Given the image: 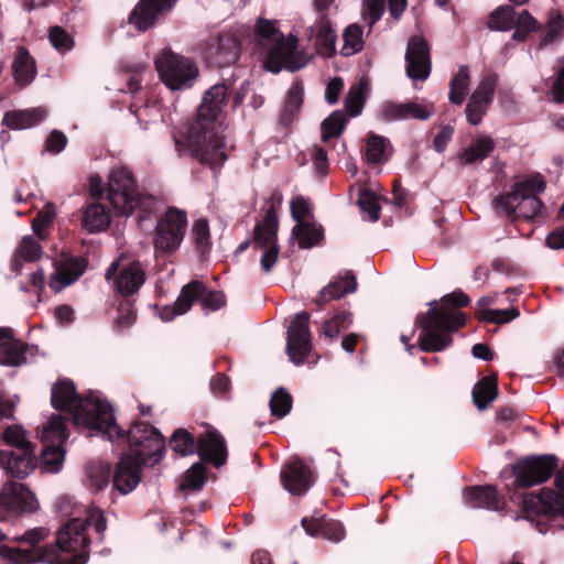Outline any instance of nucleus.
<instances>
[{
    "label": "nucleus",
    "instance_id": "nucleus-1",
    "mask_svg": "<svg viewBox=\"0 0 564 564\" xmlns=\"http://www.w3.org/2000/svg\"><path fill=\"white\" fill-rule=\"evenodd\" d=\"M227 87L224 84L209 88L198 108L196 120L188 127L185 143L175 138L180 155L188 152L202 164L216 169L227 159V147L220 135V117L227 106Z\"/></svg>",
    "mask_w": 564,
    "mask_h": 564
},
{
    "label": "nucleus",
    "instance_id": "nucleus-2",
    "mask_svg": "<svg viewBox=\"0 0 564 564\" xmlns=\"http://www.w3.org/2000/svg\"><path fill=\"white\" fill-rule=\"evenodd\" d=\"M52 405L72 415L75 425L85 426L112 441L121 436L111 405L95 398L82 399L70 380H61L52 388Z\"/></svg>",
    "mask_w": 564,
    "mask_h": 564
},
{
    "label": "nucleus",
    "instance_id": "nucleus-3",
    "mask_svg": "<svg viewBox=\"0 0 564 564\" xmlns=\"http://www.w3.org/2000/svg\"><path fill=\"white\" fill-rule=\"evenodd\" d=\"M469 297L462 291H455L442 297L441 305L432 301L426 313L419 314L416 323L422 329L419 345L423 351H441L452 344L451 333L465 324L464 313L457 311L469 304Z\"/></svg>",
    "mask_w": 564,
    "mask_h": 564
},
{
    "label": "nucleus",
    "instance_id": "nucleus-4",
    "mask_svg": "<svg viewBox=\"0 0 564 564\" xmlns=\"http://www.w3.org/2000/svg\"><path fill=\"white\" fill-rule=\"evenodd\" d=\"M254 36L257 43L268 51L264 67L269 72L279 73L282 68L295 72L310 61L307 54L296 50L297 37L292 34L284 36L278 29L276 21L259 18Z\"/></svg>",
    "mask_w": 564,
    "mask_h": 564
},
{
    "label": "nucleus",
    "instance_id": "nucleus-5",
    "mask_svg": "<svg viewBox=\"0 0 564 564\" xmlns=\"http://www.w3.org/2000/svg\"><path fill=\"white\" fill-rule=\"evenodd\" d=\"M50 535V529L46 527H37L25 531L23 534L15 536L13 541L28 544L26 547H11L8 545L0 546V556L13 564H34L37 562H47L48 564H67L65 558L57 555L55 545H46L40 547L39 544L45 541ZM68 564H85L84 555L77 556Z\"/></svg>",
    "mask_w": 564,
    "mask_h": 564
},
{
    "label": "nucleus",
    "instance_id": "nucleus-6",
    "mask_svg": "<svg viewBox=\"0 0 564 564\" xmlns=\"http://www.w3.org/2000/svg\"><path fill=\"white\" fill-rule=\"evenodd\" d=\"M86 525H94L98 534H104L107 528L106 518L99 508H89L85 519L74 518L59 530L55 546L57 555L65 558L67 564L80 555H84L85 563L87 562L89 538Z\"/></svg>",
    "mask_w": 564,
    "mask_h": 564
},
{
    "label": "nucleus",
    "instance_id": "nucleus-7",
    "mask_svg": "<svg viewBox=\"0 0 564 564\" xmlns=\"http://www.w3.org/2000/svg\"><path fill=\"white\" fill-rule=\"evenodd\" d=\"M544 189L545 182L535 175L517 182L511 193L499 195L495 203L510 217L533 218L541 214L543 205L538 194Z\"/></svg>",
    "mask_w": 564,
    "mask_h": 564
},
{
    "label": "nucleus",
    "instance_id": "nucleus-8",
    "mask_svg": "<svg viewBox=\"0 0 564 564\" xmlns=\"http://www.w3.org/2000/svg\"><path fill=\"white\" fill-rule=\"evenodd\" d=\"M107 199L119 216H129L138 207L149 208L153 202L140 193L132 173L123 166L110 171Z\"/></svg>",
    "mask_w": 564,
    "mask_h": 564
},
{
    "label": "nucleus",
    "instance_id": "nucleus-9",
    "mask_svg": "<svg viewBox=\"0 0 564 564\" xmlns=\"http://www.w3.org/2000/svg\"><path fill=\"white\" fill-rule=\"evenodd\" d=\"M160 79L171 90H184L193 86L199 70L187 57L164 48L154 59Z\"/></svg>",
    "mask_w": 564,
    "mask_h": 564
},
{
    "label": "nucleus",
    "instance_id": "nucleus-10",
    "mask_svg": "<svg viewBox=\"0 0 564 564\" xmlns=\"http://www.w3.org/2000/svg\"><path fill=\"white\" fill-rule=\"evenodd\" d=\"M187 215L184 210L171 207L158 220L153 235V246L156 257L175 252L185 236Z\"/></svg>",
    "mask_w": 564,
    "mask_h": 564
},
{
    "label": "nucleus",
    "instance_id": "nucleus-11",
    "mask_svg": "<svg viewBox=\"0 0 564 564\" xmlns=\"http://www.w3.org/2000/svg\"><path fill=\"white\" fill-rule=\"evenodd\" d=\"M130 453L145 464L153 458L158 463L164 452V440L161 433L147 423H137L128 432Z\"/></svg>",
    "mask_w": 564,
    "mask_h": 564
},
{
    "label": "nucleus",
    "instance_id": "nucleus-12",
    "mask_svg": "<svg viewBox=\"0 0 564 564\" xmlns=\"http://www.w3.org/2000/svg\"><path fill=\"white\" fill-rule=\"evenodd\" d=\"M557 465L554 455L530 456L512 466L517 488H529L551 478Z\"/></svg>",
    "mask_w": 564,
    "mask_h": 564
},
{
    "label": "nucleus",
    "instance_id": "nucleus-13",
    "mask_svg": "<svg viewBox=\"0 0 564 564\" xmlns=\"http://www.w3.org/2000/svg\"><path fill=\"white\" fill-rule=\"evenodd\" d=\"M279 219L276 210L271 206L263 219L254 228V243L263 249L261 268L269 273L278 261L280 248L278 246Z\"/></svg>",
    "mask_w": 564,
    "mask_h": 564
},
{
    "label": "nucleus",
    "instance_id": "nucleus-14",
    "mask_svg": "<svg viewBox=\"0 0 564 564\" xmlns=\"http://www.w3.org/2000/svg\"><path fill=\"white\" fill-rule=\"evenodd\" d=\"M106 279L123 295L137 293L145 282V271L139 261H113L106 271Z\"/></svg>",
    "mask_w": 564,
    "mask_h": 564
},
{
    "label": "nucleus",
    "instance_id": "nucleus-15",
    "mask_svg": "<svg viewBox=\"0 0 564 564\" xmlns=\"http://www.w3.org/2000/svg\"><path fill=\"white\" fill-rule=\"evenodd\" d=\"M310 315L300 312L294 315L288 329L286 352L292 362L300 365L312 349V335L308 327Z\"/></svg>",
    "mask_w": 564,
    "mask_h": 564
},
{
    "label": "nucleus",
    "instance_id": "nucleus-16",
    "mask_svg": "<svg viewBox=\"0 0 564 564\" xmlns=\"http://www.w3.org/2000/svg\"><path fill=\"white\" fill-rule=\"evenodd\" d=\"M406 74L414 80H425L431 73L430 48L425 39L412 37L405 52Z\"/></svg>",
    "mask_w": 564,
    "mask_h": 564
},
{
    "label": "nucleus",
    "instance_id": "nucleus-17",
    "mask_svg": "<svg viewBox=\"0 0 564 564\" xmlns=\"http://www.w3.org/2000/svg\"><path fill=\"white\" fill-rule=\"evenodd\" d=\"M306 39L313 44L316 54L332 57L336 53L337 34L325 13L306 28Z\"/></svg>",
    "mask_w": 564,
    "mask_h": 564
},
{
    "label": "nucleus",
    "instance_id": "nucleus-18",
    "mask_svg": "<svg viewBox=\"0 0 564 564\" xmlns=\"http://www.w3.org/2000/svg\"><path fill=\"white\" fill-rule=\"evenodd\" d=\"M0 509L13 513L32 512L37 509V501L22 484L10 481L1 488Z\"/></svg>",
    "mask_w": 564,
    "mask_h": 564
},
{
    "label": "nucleus",
    "instance_id": "nucleus-19",
    "mask_svg": "<svg viewBox=\"0 0 564 564\" xmlns=\"http://www.w3.org/2000/svg\"><path fill=\"white\" fill-rule=\"evenodd\" d=\"M434 113L433 105L427 101H388L381 106L380 116L386 121L427 120Z\"/></svg>",
    "mask_w": 564,
    "mask_h": 564
},
{
    "label": "nucleus",
    "instance_id": "nucleus-20",
    "mask_svg": "<svg viewBox=\"0 0 564 564\" xmlns=\"http://www.w3.org/2000/svg\"><path fill=\"white\" fill-rule=\"evenodd\" d=\"M177 0H140L129 17V22L139 31L151 28L159 15L169 12Z\"/></svg>",
    "mask_w": 564,
    "mask_h": 564
},
{
    "label": "nucleus",
    "instance_id": "nucleus-21",
    "mask_svg": "<svg viewBox=\"0 0 564 564\" xmlns=\"http://www.w3.org/2000/svg\"><path fill=\"white\" fill-rule=\"evenodd\" d=\"M523 509L545 516H564V495L543 488L538 495L529 494L523 498Z\"/></svg>",
    "mask_w": 564,
    "mask_h": 564
},
{
    "label": "nucleus",
    "instance_id": "nucleus-22",
    "mask_svg": "<svg viewBox=\"0 0 564 564\" xmlns=\"http://www.w3.org/2000/svg\"><path fill=\"white\" fill-rule=\"evenodd\" d=\"M142 462L131 454H123L116 465L113 473V487L121 494L131 492L140 482Z\"/></svg>",
    "mask_w": 564,
    "mask_h": 564
},
{
    "label": "nucleus",
    "instance_id": "nucleus-23",
    "mask_svg": "<svg viewBox=\"0 0 564 564\" xmlns=\"http://www.w3.org/2000/svg\"><path fill=\"white\" fill-rule=\"evenodd\" d=\"M198 455L219 467L227 460V448L224 437L216 430H207L197 437Z\"/></svg>",
    "mask_w": 564,
    "mask_h": 564
},
{
    "label": "nucleus",
    "instance_id": "nucleus-24",
    "mask_svg": "<svg viewBox=\"0 0 564 564\" xmlns=\"http://www.w3.org/2000/svg\"><path fill=\"white\" fill-rule=\"evenodd\" d=\"M35 465L34 449L0 452V466L12 477L24 478L29 476Z\"/></svg>",
    "mask_w": 564,
    "mask_h": 564
},
{
    "label": "nucleus",
    "instance_id": "nucleus-25",
    "mask_svg": "<svg viewBox=\"0 0 564 564\" xmlns=\"http://www.w3.org/2000/svg\"><path fill=\"white\" fill-rule=\"evenodd\" d=\"M463 498L465 503L474 509L484 508L500 511L506 505L503 498L498 495L496 487L490 485L467 488L463 492Z\"/></svg>",
    "mask_w": 564,
    "mask_h": 564
},
{
    "label": "nucleus",
    "instance_id": "nucleus-26",
    "mask_svg": "<svg viewBox=\"0 0 564 564\" xmlns=\"http://www.w3.org/2000/svg\"><path fill=\"white\" fill-rule=\"evenodd\" d=\"M301 523L306 533L312 536L321 535L327 540L339 542L345 535L344 527L339 521L327 519L319 513H314L311 518H303Z\"/></svg>",
    "mask_w": 564,
    "mask_h": 564
},
{
    "label": "nucleus",
    "instance_id": "nucleus-27",
    "mask_svg": "<svg viewBox=\"0 0 564 564\" xmlns=\"http://www.w3.org/2000/svg\"><path fill=\"white\" fill-rule=\"evenodd\" d=\"M284 488L292 495H303L312 485V475L303 462L296 460L281 471Z\"/></svg>",
    "mask_w": 564,
    "mask_h": 564
},
{
    "label": "nucleus",
    "instance_id": "nucleus-28",
    "mask_svg": "<svg viewBox=\"0 0 564 564\" xmlns=\"http://www.w3.org/2000/svg\"><path fill=\"white\" fill-rule=\"evenodd\" d=\"M84 264L78 259H64L57 262L56 271L50 278L48 285L55 292H61L84 273Z\"/></svg>",
    "mask_w": 564,
    "mask_h": 564
},
{
    "label": "nucleus",
    "instance_id": "nucleus-29",
    "mask_svg": "<svg viewBox=\"0 0 564 564\" xmlns=\"http://www.w3.org/2000/svg\"><path fill=\"white\" fill-rule=\"evenodd\" d=\"M205 286L202 282L193 281L183 286L181 294L172 307H166L163 313V318L166 321L172 319L176 315L185 314L192 307V304L203 295Z\"/></svg>",
    "mask_w": 564,
    "mask_h": 564
},
{
    "label": "nucleus",
    "instance_id": "nucleus-30",
    "mask_svg": "<svg viewBox=\"0 0 564 564\" xmlns=\"http://www.w3.org/2000/svg\"><path fill=\"white\" fill-rule=\"evenodd\" d=\"M357 289V281L354 274L346 273L345 276H339L330 281L319 292L316 302L324 305L327 302L339 300L348 293H354Z\"/></svg>",
    "mask_w": 564,
    "mask_h": 564
},
{
    "label": "nucleus",
    "instance_id": "nucleus-31",
    "mask_svg": "<svg viewBox=\"0 0 564 564\" xmlns=\"http://www.w3.org/2000/svg\"><path fill=\"white\" fill-rule=\"evenodd\" d=\"M45 116L46 110L43 108L12 110L4 113L2 123L14 130L29 129L41 122Z\"/></svg>",
    "mask_w": 564,
    "mask_h": 564
},
{
    "label": "nucleus",
    "instance_id": "nucleus-32",
    "mask_svg": "<svg viewBox=\"0 0 564 564\" xmlns=\"http://www.w3.org/2000/svg\"><path fill=\"white\" fill-rule=\"evenodd\" d=\"M495 147L496 142L491 137H478L459 154L458 159L464 165L474 164L488 158Z\"/></svg>",
    "mask_w": 564,
    "mask_h": 564
},
{
    "label": "nucleus",
    "instance_id": "nucleus-33",
    "mask_svg": "<svg viewBox=\"0 0 564 564\" xmlns=\"http://www.w3.org/2000/svg\"><path fill=\"white\" fill-rule=\"evenodd\" d=\"M25 345L13 337L10 328V337L0 343V365L18 367L25 364Z\"/></svg>",
    "mask_w": 564,
    "mask_h": 564
},
{
    "label": "nucleus",
    "instance_id": "nucleus-34",
    "mask_svg": "<svg viewBox=\"0 0 564 564\" xmlns=\"http://www.w3.org/2000/svg\"><path fill=\"white\" fill-rule=\"evenodd\" d=\"M12 68L14 79L21 86H26L30 84L36 73L35 63L24 47L18 48Z\"/></svg>",
    "mask_w": 564,
    "mask_h": 564
},
{
    "label": "nucleus",
    "instance_id": "nucleus-35",
    "mask_svg": "<svg viewBox=\"0 0 564 564\" xmlns=\"http://www.w3.org/2000/svg\"><path fill=\"white\" fill-rule=\"evenodd\" d=\"M471 394L476 408L480 411L486 410L498 395L497 379L484 377L474 386Z\"/></svg>",
    "mask_w": 564,
    "mask_h": 564
},
{
    "label": "nucleus",
    "instance_id": "nucleus-36",
    "mask_svg": "<svg viewBox=\"0 0 564 564\" xmlns=\"http://www.w3.org/2000/svg\"><path fill=\"white\" fill-rule=\"evenodd\" d=\"M43 253L42 246L40 243V239L33 236H24L19 246L15 249L13 267L15 271L20 270V262L28 261L34 262L37 261Z\"/></svg>",
    "mask_w": 564,
    "mask_h": 564
},
{
    "label": "nucleus",
    "instance_id": "nucleus-37",
    "mask_svg": "<svg viewBox=\"0 0 564 564\" xmlns=\"http://www.w3.org/2000/svg\"><path fill=\"white\" fill-rule=\"evenodd\" d=\"M213 48L215 50L214 55L221 66L230 65L238 59L239 45L237 40L230 34L219 35Z\"/></svg>",
    "mask_w": 564,
    "mask_h": 564
},
{
    "label": "nucleus",
    "instance_id": "nucleus-38",
    "mask_svg": "<svg viewBox=\"0 0 564 564\" xmlns=\"http://www.w3.org/2000/svg\"><path fill=\"white\" fill-rule=\"evenodd\" d=\"M111 221L110 212L102 204L95 203L85 212L83 225L89 232L105 230Z\"/></svg>",
    "mask_w": 564,
    "mask_h": 564
},
{
    "label": "nucleus",
    "instance_id": "nucleus-39",
    "mask_svg": "<svg viewBox=\"0 0 564 564\" xmlns=\"http://www.w3.org/2000/svg\"><path fill=\"white\" fill-rule=\"evenodd\" d=\"M67 432L61 415L53 414L47 423L42 427L41 441L43 445L62 446L67 438Z\"/></svg>",
    "mask_w": 564,
    "mask_h": 564
},
{
    "label": "nucleus",
    "instance_id": "nucleus-40",
    "mask_svg": "<svg viewBox=\"0 0 564 564\" xmlns=\"http://www.w3.org/2000/svg\"><path fill=\"white\" fill-rule=\"evenodd\" d=\"M292 237L299 239V246L307 249L316 246L323 238L321 226L311 223L296 224L292 229Z\"/></svg>",
    "mask_w": 564,
    "mask_h": 564
},
{
    "label": "nucleus",
    "instance_id": "nucleus-41",
    "mask_svg": "<svg viewBox=\"0 0 564 564\" xmlns=\"http://www.w3.org/2000/svg\"><path fill=\"white\" fill-rule=\"evenodd\" d=\"M470 74L467 66H460L458 73L451 80L449 101L455 105L463 104L469 91Z\"/></svg>",
    "mask_w": 564,
    "mask_h": 564
},
{
    "label": "nucleus",
    "instance_id": "nucleus-42",
    "mask_svg": "<svg viewBox=\"0 0 564 564\" xmlns=\"http://www.w3.org/2000/svg\"><path fill=\"white\" fill-rule=\"evenodd\" d=\"M347 119L344 112L337 110L323 120L321 124V139L327 142L332 138H339L346 127Z\"/></svg>",
    "mask_w": 564,
    "mask_h": 564
},
{
    "label": "nucleus",
    "instance_id": "nucleus-43",
    "mask_svg": "<svg viewBox=\"0 0 564 564\" xmlns=\"http://www.w3.org/2000/svg\"><path fill=\"white\" fill-rule=\"evenodd\" d=\"M367 83L362 79L350 86L345 99V108L351 117L359 116L364 108Z\"/></svg>",
    "mask_w": 564,
    "mask_h": 564
},
{
    "label": "nucleus",
    "instance_id": "nucleus-44",
    "mask_svg": "<svg viewBox=\"0 0 564 564\" xmlns=\"http://www.w3.org/2000/svg\"><path fill=\"white\" fill-rule=\"evenodd\" d=\"M516 11L510 6L498 7L488 19V28L507 31L513 28Z\"/></svg>",
    "mask_w": 564,
    "mask_h": 564
},
{
    "label": "nucleus",
    "instance_id": "nucleus-45",
    "mask_svg": "<svg viewBox=\"0 0 564 564\" xmlns=\"http://www.w3.org/2000/svg\"><path fill=\"white\" fill-rule=\"evenodd\" d=\"M344 45L340 50L341 55L350 56L364 47L362 30L360 26L352 24L349 25L344 32Z\"/></svg>",
    "mask_w": 564,
    "mask_h": 564
},
{
    "label": "nucleus",
    "instance_id": "nucleus-46",
    "mask_svg": "<svg viewBox=\"0 0 564 564\" xmlns=\"http://www.w3.org/2000/svg\"><path fill=\"white\" fill-rule=\"evenodd\" d=\"M65 453L62 446L43 445L41 453V463L46 471L56 473L61 469L64 462Z\"/></svg>",
    "mask_w": 564,
    "mask_h": 564
},
{
    "label": "nucleus",
    "instance_id": "nucleus-47",
    "mask_svg": "<svg viewBox=\"0 0 564 564\" xmlns=\"http://www.w3.org/2000/svg\"><path fill=\"white\" fill-rule=\"evenodd\" d=\"M292 403L291 394L284 388H279L270 399L271 414L279 419L286 416L292 409Z\"/></svg>",
    "mask_w": 564,
    "mask_h": 564
},
{
    "label": "nucleus",
    "instance_id": "nucleus-48",
    "mask_svg": "<svg viewBox=\"0 0 564 564\" xmlns=\"http://www.w3.org/2000/svg\"><path fill=\"white\" fill-rule=\"evenodd\" d=\"M2 440L8 446L14 447L15 451L33 449L21 425L7 427L2 433Z\"/></svg>",
    "mask_w": 564,
    "mask_h": 564
},
{
    "label": "nucleus",
    "instance_id": "nucleus-49",
    "mask_svg": "<svg viewBox=\"0 0 564 564\" xmlns=\"http://www.w3.org/2000/svg\"><path fill=\"white\" fill-rule=\"evenodd\" d=\"M55 218V207L52 203L45 204L44 208L37 213L36 217L32 220V229L40 240H45L47 237L46 228L53 223Z\"/></svg>",
    "mask_w": 564,
    "mask_h": 564
},
{
    "label": "nucleus",
    "instance_id": "nucleus-50",
    "mask_svg": "<svg viewBox=\"0 0 564 564\" xmlns=\"http://www.w3.org/2000/svg\"><path fill=\"white\" fill-rule=\"evenodd\" d=\"M206 481V468L202 463H195L184 475L180 488L182 490H198Z\"/></svg>",
    "mask_w": 564,
    "mask_h": 564
},
{
    "label": "nucleus",
    "instance_id": "nucleus-51",
    "mask_svg": "<svg viewBox=\"0 0 564 564\" xmlns=\"http://www.w3.org/2000/svg\"><path fill=\"white\" fill-rule=\"evenodd\" d=\"M170 446L175 453L182 456L191 455L196 449L193 436L185 430H177L173 434Z\"/></svg>",
    "mask_w": 564,
    "mask_h": 564
},
{
    "label": "nucleus",
    "instance_id": "nucleus-52",
    "mask_svg": "<svg viewBox=\"0 0 564 564\" xmlns=\"http://www.w3.org/2000/svg\"><path fill=\"white\" fill-rule=\"evenodd\" d=\"M519 311L514 307L506 310L485 308L479 312V319L489 323L503 324L513 321L519 316Z\"/></svg>",
    "mask_w": 564,
    "mask_h": 564
},
{
    "label": "nucleus",
    "instance_id": "nucleus-53",
    "mask_svg": "<svg viewBox=\"0 0 564 564\" xmlns=\"http://www.w3.org/2000/svg\"><path fill=\"white\" fill-rule=\"evenodd\" d=\"M358 205L362 212L367 213L369 219L376 221L380 218V206L378 204V198L375 193L362 189L359 193Z\"/></svg>",
    "mask_w": 564,
    "mask_h": 564
},
{
    "label": "nucleus",
    "instance_id": "nucleus-54",
    "mask_svg": "<svg viewBox=\"0 0 564 564\" xmlns=\"http://www.w3.org/2000/svg\"><path fill=\"white\" fill-rule=\"evenodd\" d=\"M389 141L380 135H370L367 141V159L371 163H379L383 160Z\"/></svg>",
    "mask_w": 564,
    "mask_h": 564
},
{
    "label": "nucleus",
    "instance_id": "nucleus-55",
    "mask_svg": "<svg viewBox=\"0 0 564 564\" xmlns=\"http://www.w3.org/2000/svg\"><path fill=\"white\" fill-rule=\"evenodd\" d=\"M192 236L197 249L204 254L209 248V226L206 219H197L192 227Z\"/></svg>",
    "mask_w": 564,
    "mask_h": 564
},
{
    "label": "nucleus",
    "instance_id": "nucleus-56",
    "mask_svg": "<svg viewBox=\"0 0 564 564\" xmlns=\"http://www.w3.org/2000/svg\"><path fill=\"white\" fill-rule=\"evenodd\" d=\"M496 83L497 78L495 75H484L476 90L473 93L470 97L489 105L495 94Z\"/></svg>",
    "mask_w": 564,
    "mask_h": 564
},
{
    "label": "nucleus",
    "instance_id": "nucleus-57",
    "mask_svg": "<svg viewBox=\"0 0 564 564\" xmlns=\"http://www.w3.org/2000/svg\"><path fill=\"white\" fill-rule=\"evenodd\" d=\"M536 20L527 11L522 10L514 15V24L516 31L513 32V39L523 40L525 39L528 32L535 29Z\"/></svg>",
    "mask_w": 564,
    "mask_h": 564
},
{
    "label": "nucleus",
    "instance_id": "nucleus-58",
    "mask_svg": "<svg viewBox=\"0 0 564 564\" xmlns=\"http://www.w3.org/2000/svg\"><path fill=\"white\" fill-rule=\"evenodd\" d=\"M90 485L100 490L108 485L110 477V467L107 464H93L88 468Z\"/></svg>",
    "mask_w": 564,
    "mask_h": 564
},
{
    "label": "nucleus",
    "instance_id": "nucleus-59",
    "mask_svg": "<svg viewBox=\"0 0 564 564\" xmlns=\"http://www.w3.org/2000/svg\"><path fill=\"white\" fill-rule=\"evenodd\" d=\"M563 32L564 21L562 15L557 14L549 20L542 39V44H552L563 35Z\"/></svg>",
    "mask_w": 564,
    "mask_h": 564
},
{
    "label": "nucleus",
    "instance_id": "nucleus-60",
    "mask_svg": "<svg viewBox=\"0 0 564 564\" xmlns=\"http://www.w3.org/2000/svg\"><path fill=\"white\" fill-rule=\"evenodd\" d=\"M291 216L297 224L305 223V218L311 213V203L304 196H295L290 203Z\"/></svg>",
    "mask_w": 564,
    "mask_h": 564
},
{
    "label": "nucleus",
    "instance_id": "nucleus-61",
    "mask_svg": "<svg viewBox=\"0 0 564 564\" xmlns=\"http://www.w3.org/2000/svg\"><path fill=\"white\" fill-rule=\"evenodd\" d=\"M50 42L59 52H66L73 47V39L61 26H53L50 30Z\"/></svg>",
    "mask_w": 564,
    "mask_h": 564
},
{
    "label": "nucleus",
    "instance_id": "nucleus-62",
    "mask_svg": "<svg viewBox=\"0 0 564 564\" xmlns=\"http://www.w3.org/2000/svg\"><path fill=\"white\" fill-rule=\"evenodd\" d=\"M386 0H365L364 19L372 26L383 14Z\"/></svg>",
    "mask_w": 564,
    "mask_h": 564
},
{
    "label": "nucleus",
    "instance_id": "nucleus-63",
    "mask_svg": "<svg viewBox=\"0 0 564 564\" xmlns=\"http://www.w3.org/2000/svg\"><path fill=\"white\" fill-rule=\"evenodd\" d=\"M487 106L488 104L470 97L466 106V117L468 122L470 124L477 126L481 121L482 116L487 110Z\"/></svg>",
    "mask_w": 564,
    "mask_h": 564
},
{
    "label": "nucleus",
    "instance_id": "nucleus-64",
    "mask_svg": "<svg viewBox=\"0 0 564 564\" xmlns=\"http://www.w3.org/2000/svg\"><path fill=\"white\" fill-rule=\"evenodd\" d=\"M135 312L129 304L120 305L116 318V324L119 328H126L131 326L135 321Z\"/></svg>",
    "mask_w": 564,
    "mask_h": 564
}]
</instances>
